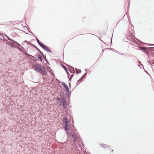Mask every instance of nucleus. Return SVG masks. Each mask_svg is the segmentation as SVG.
Segmentation results:
<instances>
[{
	"label": "nucleus",
	"instance_id": "aec40b11",
	"mask_svg": "<svg viewBox=\"0 0 154 154\" xmlns=\"http://www.w3.org/2000/svg\"><path fill=\"white\" fill-rule=\"evenodd\" d=\"M65 127L64 128V129L66 131H67L68 129V124H65Z\"/></svg>",
	"mask_w": 154,
	"mask_h": 154
},
{
	"label": "nucleus",
	"instance_id": "1a4fd4ad",
	"mask_svg": "<svg viewBox=\"0 0 154 154\" xmlns=\"http://www.w3.org/2000/svg\"><path fill=\"white\" fill-rule=\"evenodd\" d=\"M6 36L7 38L10 41H11L12 42V43L13 44H16V43H17V42L15 41L12 40V39H11V38H10L7 35H5Z\"/></svg>",
	"mask_w": 154,
	"mask_h": 154
},
{
	"label": "nucleus",
	"instance_id": "a18cd8bd",
	"mask_svg": "<svg viewBox=\"0 0 154 154\" xmlns=\"http://www.w3.org/2000/svg\"><path fill=\"white\" fill-rule=\"evenodd\" d=\"M108 49H111L108 48Z\"/></svg>",
	"mask_w": 154,
	"mask_h": 154
},
{
	"label": "nucleus",
	"instance_id": "cd10ccee",
	"mask_svg": "<svg viewBox=\"0 0 154 154\" xmlns=\"http://www.w3.org/2000/svg\"><path fill=\"white\" fill-rule=\"evenodd\" d=\"M32 45L33 46V47H35V49H36V48H37V47H36V46L35 45Z\"/></svg>",
	"mask_w": 154,
	"mask_h": 154
},
{
	"label": "nucleus",
	"instance_id": "f257e3e1",
	"mask_svg": "<svg viewBox=\"0 0 154 154\" xmlns=\"http://www.w3.org/2000/svg\"><path fill=\"white\" fill-rule=\"evenodd\" d=\"M35 38H36V40L38 43L43 49H44L45 50L51 53V51L46 46L44 45L41 42L38 40V39L36 37H35Z\"/></svg>",
	"mask_w": 154,
	"mask_h": 154
},
{
	"label": "nucleus",
	"instance_id": "412c9836",
	"mask_svg": "<svg viewBox=\"0 0 154 154\" xmlns=\"http://www.w3.org/2000/svg\"><path fill=\"white\" fill-rule=\"evenodd\" d=\"M47 70L48 71H49L50 72H51V68L49 66L47 67Z\"/></svg>",
	"mask_w": 154,
	"mask_h": 154
},
{
	"label": "nucleus",
	"instance_id": "7c9ffc66",
	"mask_svg": "<svg viewBox=\"0 0 154 154\" xmlns=\"http://www.w3.org/2000/svg\"><path fill=\"white\" fill-rule=\"evenodd\" d=\"M147 63H148V64H151L150 62H149V61H147Z\"/></svg>",
	"mask_w": 154,
	"mask_h": 154
},
{
	"label": "nucleus",
	"instance_id": "bb28decb",
	"mask_svg": "<svg viewBox=\"0 0 154 154\" xmlns=\"http://www.w3.org/2000/svg\"><path fill=\"white\" fill-rule=\"evenodd\" d=\"M44 57V58L45 59V60L46 61L47 60V59H46V57L45 56V57H44V56H43Z\"/></svg>",
	"mask_w": 154,
	"mask_h": 154
},
{
	"label": "nucleus",
	"instance_id": "ddd939ff",
	"mask_svg": "<svg viewBox=\"0 0 154 154\" xmlns=\"http://www.w3.org/2000/svg\"><path fill=\"white\" fill-rule=\"evenodd\" d=\"M61 99L62 100V101H63L66 100L65 99V97H64V95H62L61 96Z\"/></svg>",
	"mask_w": 154,
	"mask_h": 154
},
{
	"label": "nucleus",
	"instance_id": "6e6552de",
	"mask_svg": "<svg viewBox=\"0 0 154 154\" xmlns=\"http://www.w3.org/2000/svg\"><path fill=\"white\" fill-rule=\"evenodd\" d=\"M139 48H140L139 50H141L143 52H145L146 53L148 51H146V49L145 47H139Z\"/></svg>",
	"mask_w": 154,
	"mask_h": 154
},
{
	"label": "nucleus",
	"instance_id": "c03bdc74",
	"mask_svg": "<svg viewBox=\"0 0 154 154\" xmlns=\"http://www.w3.org/2000/svg\"><path fill=\"white\" fill-rule=\"evenodd\" d=\"M145 72H146V73H147V71H145Z\"/></svg>",
	"mask_w": 154,
	"mask_h": 154
},
{
	"label": "nucleus",
	"instance_id": "4c0bfd02",
	"mask_svg": "<svg viewBox=\"0 0 154 154\" xmlns=\"http://www.w3.org/2000/svg\"><path fill=\"white\" fill-rule=\"evenodd\" d=\"M82 145L83 146H84V144L83 143H82Z\"/></svg>",
	"mask_w": 154,
	"mask_h": 154
},
{
	"label": "nucleus",
	"instance_id": "37998d69",
	"mask_svg": "<svg viewBox=\"0 0 154 154\" xmlns=\"http://www.w3.org/2000/svg\"><path fill=\"white\" fill-rule=\"evenodd\" d=\"M138 66H139V67L140 66H139V65H138Z\"/></svg>",
	"mask_w": 154,
	"mask_h": 154
},
{
	"label": "nucleus",
	"instance_id": "2eb2a0df",
	"mask_svg": "<svg viewBox=\"0 0 154 154\" xmlns=\"http://www.w3.org/2000/svg\"><path fill=\"white\" fill-rule=\"evenodd\" d=\"M38 58L41 61H42L43 60V59L41 55H38Z\"/></svg>",
	"mask_w": 154,
	"mask_h": 154
},
{
	"label": "nucleus",
	"instance_id": "9b49d317",
	"mask_svg": "<svg viewBox=\"0 0 154 154\" xmlns=\"http://www.w3.org/2000/svg\"><path fill=\"white\" fill-rule=\"evenodd\" d=\"M86 74L87 72H86L81 77V78L77 82H79V81H81L85 78Z\"/></svg>",
	"mask_w": 154,
	"mask_h": 154
},
{
	"label": "nucleus",
	"instance_id": "c9c22d12",
	"mask_svg": "<svg viewBox=\"0 0 154 154\" xmlns=\"http://www.w3.org/2000/svg\"><path fill=\"white\" fill-rule=\"evenodd\" d=\"M110 150H111V152H112L113 151V150H111V149H110Z\"/></svg>",
	"mask_w": 154,
	"mask_h": 154
},
{
	"label": "nucleus",
	"instance_id": "58836bf2",
	"mask_svg": "<svg viewBox=\"0 0 154 154\" xmlns=\"http://www.w3.org/2000/svg\"><path fill=\"white\" fill-rule=\"evenodd\" d=\"M136 44H137V45H139V44L138 43H137V42H136Z\"/></svg>",
	"mask_w": 154,
	"mask_h": 154
},
{
	"label": "nucleus",
	"instance_id": "7ed1b4c3",
	"mask_svg": "<svg viewBox=\"0 0 154 154\" xmlns=\"http://www.w3.org/2000/svg\"><path fill=\"white\" fill-rule=\"evenodd\" d=\"M77 135H71V139L74 143H77L79 141V138H77Z\"/></svg>",
	"mask_w": 154,
	"mask_h": 154
},
{
	"label": "nucleus",
	"instance_id": "9d476101",
	"mask_svg": "<svg viewBox=\"0 0 154 154\" xmlns=\"http://www.w3.org/2000/svg\"><path fill=\"white\" fill-rule=\"evenodd\" d=\"M41 73L43 75H46L47 74V72L45 70H42V69L41 70L40 73Z\"/></svg>",
	"mask_w": 154,
	"mask_h": 154
},
{
	"label": "nucleus",
	"instance_id": "c756f323",
	"mask_svg": "<svg viewBox=\"0 0 154 154\" xmlns=\"http://www.w3.org/2000/svg\"><path fill=\"white\" fill-rule=\"evenodd\" d=\"M29 31V32L30 33H32V34L34 36V34H33V33H32L30 31Z\"/></svg>",
	"mask_w": 154,
	"mask_h": 154
},
{
	"label": "nucleus",
	"instance_id": "f03ea898",
	"mask_svg": "<svg viewBox=\"0 0 154 154\" xmlns=\"http://www.w3.org/2000/svg\"><path fill=\"white\" fill-rule=\"evenodd\" d=\"M42 66L39 64H36L33 66L34 69L39 73L42 69Z\"/></svg>",
	"mask_w": 154,
	"mask_h": 154
},
{
	"label": "nucleus",
	"instance_id": "5701e85b",
	"mask_svg": "<svg viewBox=\"0 0 154 154\" xmlns=\"http://www.w3.org/2000/svg\"><path fill=\"white\" fill-rule=\"evenodd\" d=\"M9 42V45H10L11 47L12 48H13L14 46H15V45H13L12 44L10 43V42Z\"/></svg>",
	"mask_w": 154,
	"mask_h": 154
},
{
	"label": "nucleus",
	"instance_id": "473e14b6",
	"mask_svg": "<svg viewBox=\"0 0 154 154\" xmlns=\"http://www.w3.org/2000/svg\"><path fill=\"white\" fill-rule=\"evenodd\" d=\"M69 87H70L71 85H70V82H69Z\"/></svg>",
	"mask_w": 154,
	"mask_h": 154
},
{
	"label": "nucleus",
	"instance_id": "f8f14e48",
	"mask_svg": "<svg viewBox=\"0 0 154 154\" xmlns=\"http://www.w3.org/2000/svg\"><path fill=\"white\" fill-rule=\"evenodd\" d=\"M62 66L64 69L65 71L67 72V74H68V72L66 66H64L63 65H62Z\"/></svg>",
	"mask_w": 154,
	"mask_h": 154
},
{
	"label": "nucleus",
	"instance_id": "72a5a7b5",
	"mask_svg": "<svg viewBox=\"0 0 154 154\" xmlns=\"http://www.w3.org/2000/svg\"><path fill=\"white\" fill-rule=\"evenodd\" d=\"M129 4H130V3H129V2L128 4V8L129 7Z\"/></svg>",
	"mask_w": 154,
	"mask_h": 154
},
{
	"label": "nucleus",
	"instance_id": "a19ab883",
	"mask_svg": "<svg viewBox=\"0 0 154 154\" xmlns=\"http://www.w3.org/2000/svg\"><path fill=\"white\" fill-rule=\"evenodd\" d=\"M71 79H69V81H70L71 80Z\"/></svg>",
	"mask_w": 154,
	"mask_h": 154
},
{
	"label": "nucleus",
	"instance_id": "0eeeda50",
	"mask_svg": "<svg viewBox=\"0 0 154 154\" xmlns=\"http://www.w3.org/2000/svg\"><path fill=\"white\" fill-rule=\"evenodd\" d=\"M63 106L64 109L66 108L67 106V102L66 100L63 101Z\"/></svg>",
	"mask_w": 154,
	"mask_h": 154
},
{
	"label": "nucleus",
	"instance_id": "dca6fc26",
	"mask_svg": "<svg viewBox=\"0 0 154 154\" xmlns=\"http://www.w3.org/2000/svg\"><path fill=\"white\" fill-rule=\"evenodd\" d=\"M75 70L76 71V73L77 74H78L79 73H80L81 72V70L80 69H78L77 68H75Z\"/></svg>",
	"mask_w": 154,
	"mask_h": 154
},
{
	"label": "nucleus",
	"instance_id": "c85d7f7f",
	"mask_svg": "<svg viewBox=\"0 0 154 154\" xmlns=\"http://www.w3.org/2000/svg\"><path fill=\"white\" fill-rule=\"evenodd\" d=\"M73 76V75L72 74V75H71L70 76V77L71 78H72V77Z\"/></svg>",
	"mask_w": 154,
	"mask_h": 154
},
{
	"label": "nucleus",
	"instance_id": "a878e982",
	"mask_svg": "<svg viewBox=\"0 0 154 154\" xmlns=\"http://www.w3.org/2000/svg\"><path fill=\"white\" fill-rule=\"evenodd\" d=\"M70 67H71V69H72V70H74V72L75 71H74V68L72 66H70Z\"/></svg>",
	"mask_w": 154,
	"mask_h": 154
},
{
	"label": "nucleus",
	"instance_id": "79ce46f5",
	"mask_svg": "<svg viewBox=\"0 0 154 154\" xmlns=\"http://www.w3.org/2000/svg\"><path fill=\"white\" fill-rule=\"evenodd\" d=\"M141 65H142V66H143V65L141 64Z\"/></svg>",
	"mask_w": 154,
	"mask_h": 154
},
{
	"label": "nucleus",
	"instance_id": "20e7f679",
	"mask_svg": "<svg viewBox=\"0 0 154 154\" xmlns=\"http://www.w3.org/2000/svg\"><path fill=\"white\" fill-rule=\"evenodd\" d=\"M57 103L59 104V106H60L62 104V100L60 98H58L57 99Z\"/></svg>",
	"mask_w": 154,
	"mask_h": 154
},
{
	"label": "nucleus",
	"instance_id": "f3484780",
	"mask_svg": "<svg viewBox=\"0 0 154 154\" xmlns=\"http://www.w3.org/2000/svg\"><path fill=\"white\" fill-rule=\"evenodd\" d=\"M36 50L38 52H40V53L42 55V56H44V54H43V53H42V52H41L39 50V49H38L37 48H36Z\"/></svg>",
	"mask_w": 154,
	"mask_h": 154
},
{
	"label": "nucleus",
	"instance_id": "4468645a",
	"mask_svg": "<svg viewBox=\"0 0 154 154\" xmlns=\"http://www.w3.org/2000/svg\"><path fill=\"white\" fill-rule=\"evenodd\" d=\"M63 121L64 122L65 124H68V120L66 118H64L63 119Z\"/></svg>",
	"mask_w": 154,
	"mask_h": 154
},
{
	"label": "nucleus",
	"instance_id": "39448f33",
	"mask_svg": "<svg viewBox=\"0 0 154 154\" xmlns=\"http://www.w3.org/2000/svg\"><path fill=\"white\" fill-rule=\"evenodd\" d=\"M61 83L63 86L66 88V91L69 92V88L66 84L64 82H62Z\"/></svg>",
	"mask_w": 154,
	"mask_h": 154
},
{
	"label": "nucleus",
	"instance_id": "49530a36",
	"mask_svg": "<svg viewBox=\"0 0 154 154\" xmlns=\"http://www.w3.org/2000/svg\"><path fill=\"white\" fill-rule=\"evenodd\" d=\"M85 70L86 71V69H85Z\"/></svg>",
	"mask_w": 154,
	"mask_h": 154
},
{
	"label": "nucleus",
	"instance_id": "2f4dec72",
	"mask_svg": "<svg viewBox=\"0 0 154 154\" xmlns=\"http://www.w3.org/2000/svg\"><path fill=\"white\" fill-rule=\"evenodd\" d=\"M112 37L111 39V43H110L111 44H112Z\"/></svg>",
	"mask_w": 154,
	"mask_h": 154
},
{
	"label": "nucleus",
	"instance_id": "6ab92c4d",
	"mask_svg": "<svg viewBox=\"0 0 154 154\" xmlns=\"http://www.w3.org/2000/svg\"><path fill=\"white\" fill-rule=\"evenodd\" d=\"M22 48H23L22 46V47H17V48H18L19 50H20L21 52H23V49H22Z\"/></svg>",
	"mask_w": 154,
	"mask_h": 154
},
{
	"label": "nucleus",
	"instance_id": "423d86ee",
	"mask_svg": "<svg viewBox=\"0 0 154 154\" xmlns=\"http://www.w3.org/2000/svg\"><path fill=\"white\" fill-rule=\"evenodd\" d=\"M100 145L104 149H106L107 148L110 149V146L109 145H107L105 144H100Z\"/></svg>",
	"mask_w": 154,
	"mask_h": 154
},
{
	"label": "nucleus",
	"instance_id": "f704fd0d",
	"mask_svg": "<svg viewBox=\"0 0 154 154\" xmlns=\"http://www.w3.org/2000/svg\"><path fill=\"white\" fill-rule=\"evenodd\" d=\"M46 61V62L47 63H48L49 64V62H48V60L47 61Z\"/></svg>",
	"mask_w": 154,
	"mask_h": 154
},
{
	"label": "nucleus",
	"instance_id": "393cba45",
	"mask_svg": "<svg viewBox=\"0 0 154 154\" xmlns=\"http://www.w3.org/2000/svg\"><path fill=\"white\" fill-rule=\"evenodd\" d=\"M26 55L28 56H31V55H29V54H28L27 53H26ZM31 57H33L32 56H31Z\"/></svg>",
	"mask_w": 154,
	"mask_h": 154
},
{
	"label": "nucleus",
	"instance_id": "4be33fe9",
	"mask_svg": "<svg viewBox=\"0 0 154 154\" xmlns=\"http://www.w3.org/2000/svg\"><path fill=\"white\" fill-rule=\"evenodd\" d=\"M66 95H67V97H68V98H69L70 97V93L69 92V94H68V92H67V93H66Z\"/></svg>",
	"mask_w": 154,
	"mask_h": 154
},
{
	"label": "nucleus",
	"instance_id": "b1692460",
	"mask_svg": "<svg viewBox=\"0 0 154 154\" xmlns=\"http://www.w3.org/2000/svg\"><path fill=\"white\" fill-rule=\"evenodd\" d=\"M75 132H76V131H75ZM76 134H77V133H76V132H74V133H73V132H71V133L69 135H75Z\"/></svg>",
	"mask_w": 154,
	"mask_h": 154
},
{
	"label": "nucleus",
	"instance_id": "ea45409f",
	"mask_svg": "<svg viewBox=\"0 0 154 154\" xmlns=\"http://www.w3.org/2000/svg\"><path fill=\"white\" fill-rule=\"evenodd\" d=\"M24 42H27V41H24Z\"/></svg>",
	"mask_w": 154,
	"mask_h": 154
},
{
	"label": "nucleus",
	"instance_id": "e433bc0d",
	"mask_svg": "<svg viewBox=\"0 0 154 154\" xmlns=\"http://www.w3.org/2000/svg\"><path fill=\"white\" fill-rule=\"evenodd\" d=\"M151 45H154V44H151Z\"/></svg>",
	"mask_w": 154,
	"mask_h": 154
},
{
	"label": "nucleus",
	"instance_id": "a211bd4d",
	"mask_svg": "<svg viewBox=\"0 0 154 154\" xmlns=\"http://www.w3.org/2000/svg\"><path fill=\"white\" fill-rule=\"evenodd\" d=\"M22 47V46L17 42L16 43V48H17V47Z\"/></svg>",
	"mask_w": 154,
	"mask_h": 154
}]
</instances>
